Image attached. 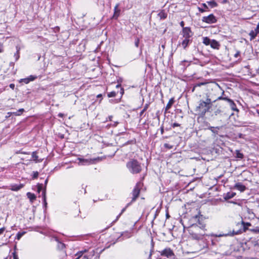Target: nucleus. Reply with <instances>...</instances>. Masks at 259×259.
<instances>
[{"instance_id":"obj_1","label":"nucleus","mask_w":259,"mask_h":259,"mask_svg":"<svg viewBox=\"0 0 259 259\" xmlns=\"http://www.w3.org/2000/svg\"><path fill=\"white\" fill-rule=\"evenodd\" d=\"M212 97L206 95L205 100H200L198 106H196L195 111L201 116L205 115L206 112H210L212 106Z\"/></svg>"},{"instance_id":"obj_2","label":"nucleus","mask_w":259,"mask_h":259,"mask_svg":"<svg viewBox=\"0 0 259 259\" xmlns=\"http://www.w3.org/2000/svg\"><path fill=\"white\" fill-rule=\"evenodd\" d=\"M126 166L132 174H139L142 170L141 163L136 159H131L126 163Z\"/></svg>"},{"instance_id":"obj_3","label":"nucleus","mask_w":259,"mask_h":259,"mask_svg":"<svg viewBox=\"0 0 259 259\" xmlns=\"http://www.w3.org/2000/svg\"><path fill=\"white\" fill-rule=\"evenodd\" d=\"M223 95H224V91H223V92L222 93V96L217 97L213 101V102H215L218 100H221L226 101L229 104L230 108L233 111L239 112V110L237 108L236 105L235 103L234 102V101L228 98L227 97H223Z\"/></svg>"},{"instance_id":"obj_4","label":"nucleus","mask_w":259,"mask_h":259,"mask_svg":"<svg viewBox=\"0 0 259 259\" xmlns=\"http://www.w3.org/2000/svg\"><path fill=\"white\" fill-rule=\"evenodd\" d=\"M78 160L79 161V164L88 165L95 163L96 161L100 160V157H97L94 159H83L79 158Z\"/></svg>"},{"instance_id":"obj_5","label":"nucleus","mask_w":259,"mask_h":259,"mask_svg":"<svg viewBox=\"0 0 259 259\" xmlns=\"http://www.w3.org/2000/svg\"><path fill=\"white\" fill-rule=\"evenodd\" d=\"M202 21L208 24H212L215 23L217 19L213 14H210L207 16L203 17Z\"/></svg>"},{"instance_id":"obj_6","label":"nucleus","mask_w":259,"mask_h":259,"mask_svg":"<svg viewBox=\"0 0 259 259\" xmlns=\"http://www.w3.org/2000/svg\"><path fill=\"white\" fill-rule=\"evenodd\" d=\"M140 183H137L136 186L135 187L133 192H132V202L135 201L136 199L139 197L140 191Z\"/></svg>"},{"instance_id":"obj_7","label":"nucleus","mask_w":259,"mask_h":259,"mask_svg":"<svg viewBox=\"0 0 259 259\" xmlns=\"http://www.w3.org/2000/svg\"><path fill=\"white\" fill-rule=\"evenodd\" d=\"M160 255L163 256H166L167 258H171L175 256L173 251L170 248H165L160 252Z\"/></svg>"},{"instance_id":"obj_8","label":"nucleus","mask_w":259,"mask_h":259,"mask_svg":"<svg viewBox=\"0 0 259 259\" xmlns=\"http://www.w3.org/2000/svg\"><path fill=\"white\" fill-rule=\"evenodd\" d=\"M182 33L183 37L186 38H190L193 34L191 28L188 27L183 28Z\"/></svg>"},{"instance_id":"obj_9","label":"nucleus","mask_w":259,"mask_h":259,"mask_svg":"<svg viewBox=\"0 0 259 259\" xmlns=\"http://www.w3.org/2000/svg\"><path fill=\"white\" fill-rule=\"evenodd\" d=\"M190 235H191L192 237L196 240H199L203 238V237L205 235V233L203 232H192L190 233Z\"/></svg>"},{"instance_id":"obj_10","label":"nucleus","mask_w":259,"mask_h":259,"mask_svg":"<svg viewBox=\"0 0 259 259\" xmlns=\"http://www.w3.org/2000/svg\"><path fill=\"white\" fill-rule=\"evenodd\" d=\"M10 187V189L12 191H17L22 188L24 187V185L23 184H12Z\"/></svg>"},{"instance_id":"obj_11","label":"nucleus","mask_w":259,"mask_h":259,"mask_svg":"<svg viewBox=\"0 0 259 259\" xmlns=\"http://www.w3.org/2000/svg\"><path fill=\"white\" fill-rule=\"evenodd\" d=\"M119 4H117L114 9V14L112 17L113 19H117L119 16L120 10L118 9Z\"/></svg>"},{"instance_id":"obj_12","label":"nucleus","mask_w":259,"mask_h":259,"mask_svg":"<svg viewBox=\"0 0 259 259\" xmlns=\"http://www.w3.org/2000/svg\"><path fill=\"white\" fill-rule=\"evenodd\" d=\"M234 188L241 192H244L246 189V187L241 183H236L234 186Z\"/></svg>"},{"instance_id":"obj_13","label":"nucleus","mask_w":259,"mask_h":259,"mask_svg":"<svg viewBox=\"0 0 259 259\" xmlns=\"http://www.w3.org/2000/svg\"><path fill=\"white\" fill-rule=\"evenodd\" d=\"M241 233H242L241 230H239V231H236V232L233 230L232 232L230 231L229 233H227V234H220L218 236L219 237H221V236H234L235 235H237V234H241Z\"/></svg>"},{"instance_id":"obj_14","label":"nucleus","mask_w":259,"mask_h":259,"mask_svg":"<svg viewBox=\"0 0 259 259\" xmlns=\"http://www.w3.org/2000/svg\"><path fill=\"white\" fill-rule=\"evenodd\" d=\"M210 45L211 47L213 49H217V50L219 49L220 44H219V42L215 40H214V39L211 40Z\"/></svg>"},{"instance_id":"obj_15","label":"nucleus","mask_w":259,"mask_h":259,"mask_svg":"<svg viewBox=\"0 0 259 259\" xmlns=\"http://www.w3.org/2000/svg\"><path fill=\"white\" fill-rule=\"evenodd\" d=\"M236 193L235 192H228L224 194V198L225 200H228L234 197Z\"/></svg>"},{"instance_id":"obj_16","label":"nucleus","mask_w":259,"mask_h":259,"mask_svg":"<svg viewBox=\"0 0 259 259\" xmlns=\"http://www.w3.org/2000/svg\"><path fill=\"white\" fill-rule=\"evenodd\" d=\"M191 41H192V40L190 39V38H185V39L183 40V41L182 42V46L184 49H186V47L188 46V45L190 42H191Z\"/></svg>"},{"instance_id":"obj_17","label":"nucleus","mask_w":259,"mask_h":259,"mask_svg":"<svg viewBox=\"0 0 259 259\" xmlns=\"http://www.w3.org/2000/svg\"><path fill=\"white\" fill-rule=\"evenodd\" d=\"M41 195H42L44 205L45 207H46L47 205V202L46 189H43Z\"/></svg>"},{"instance_id":"obj_18","label":"nucleus","mask_w":259,"mask_h":259,"mask_svg":"<svg viewBox=\"0 0 259 259\" xmlns=\"http://www.w3.org/2000/svg\"><path fill=\"white\" fill-rule=\"evenodd\" d=\"M174 98H172L170 99H169L168 102L167 103L165 107V111H167L168 109H169L172 106V104L174 103Z\"/></svg>"},{"instance_id":"obj_19","label":"nucleus","mask_w":259,"mask_h":259,"mask_svg":"<svg viewBox=\"0 0 259 259\" xmlns=\"http://www.w3.org/2000/svg\"><path fill=\"white\" fill-rule=\"evenodd\" d=\"M26 195L31 202H33L36 199V196L33 193L27 192Z\"/></svg>"},{"instance_id":"obj_20","label":"nucleus","mask_w":259,"mask_h":259,"mask_svg":"<svg viewBox=\"0 0 259 259\" xmlns=\"http://www.w3.org/2000/svg\"><path fill=\"white\" fill-rule=\"evenodd\" d=\"M158 16L160 19H165L167 17V14L164 10H161L158 14Z\"/></svg>"},{"instance_id":"obj_21","label":"nucleus","mask_w":259,"mask_h":259,"mask_svg":"<svg viewBox=\"0 0 259 259\" xmlns=\"http://www.w3.org/2000/svg\"><path fill=\"white\" fill-rule=\"evenodd\" d=\"M257 34L258 33L254 30H251L249 33V35L250 36V40H252L254 39L257 36Z\"/></svg>"},{"instance_id":"obj_22","label":"nucleus","mask_w":259,"mask_h":259,"mask_svg":"<svg viewBox=\"0 0 259 259\" xmlns=\"http://www.w3.org/2000/svg\"><path fill=\"white\" fill-rule=\"evenodd\" d=\"M207 4L211 7V8H213L218 6V4L214 0L207 2Z\"/></svg>"},{"instance_id":"obj_23","label":"nucleus","mask_w":259,"mask_h":259,"mask_svg":"<svg viewBox=\"0 0 259 259\" xmlns=\"http://www.w3.org/2000/svg\"><path fill=\"white\" fill-rule=\"evenodd\" d=\"M242 225H243V231L244 232H245L247 229V227L248 226H251V224L250 223H245L243 221L242 222Z\"/></svg>"},{"instance_id":"obj_24","label":"nucleus","mask_w":259,"mask_h":259,"mask_svg":"<svg viewBox=\"0 0 259 259\" xmlns=\"http://www.w3.org/2000/svg\"><path fill=\"white\" fill-rule=\"evenodd\" d=\"M32 157L33 160L35 161V162H40L41 161L38 160V156L36 154V152L34 151L32 153Z\"/></svg>"},{"instance_id":"obj_25","label":"nucleus","mask_w":259,"mask_h":259,"mask_svg":"<svg viewBox=\"0 0 259 259\" xmlns=\"http://www.w3.org/2000/svg\"><path fill=\"white\" fill-rule=\"evenodd\" d=\"M223 107L221 105L220 106L219 108L214 111V113L215 115L221 114L223 112Z\"/></svg>"},{"instance_id":"obj_26","label":"nucleus","mask_w":259,"mask_h":259,"mask_svg":"<svg viewBox=\"0 0 259 259\" xmlns=\"http://www.w3.org/2000/svg\"><path fill=\"white\" fill-rule=\"evenodd\" d=\"M211 42V40L208 38L207 37H204L203 38V43L205 44V45H210Z\"/></svg>"},{"instance_id":"obj_27","label":"nucleus","mask_w":259,"mask_h":259,"mask_svg":"<svg viewBox=\"0 0 259 259\" xmlns=\"http://www.w3.org/2000/svg\"><path fill=\"white\" fill-rule=\"evenodd\" d=\"M16 49H17V52L16 53L14 54V57L15 58V59L16 60H18L20 57V56H19V51L20 50V48L18 47H16Z\"/></svg>"},{"instance_id":"obj_28","label":"nucleus","mask_w":259,"mask_h":259,"mask_svg":"<svg viewBox=\"0 0 259 259\" xmlns=\"http://www.w3.org/2000/svg\"><path fill=\"white\" fill-rule=\"evenodd\" d=\"M236 157L239 159H242L243 157V154L240 152L239 150H236Z\"/></svg>"},{"instance_id":"obj_29","label":"nucleus","mask_w":259,"mask_h":259,"mask_svg":"<svg viewBox=\"0 0 259 259\" xmlns=\"http://www.w3.org/2000/svg\"><path fill=\"white\" fill-rule=\"evenodd\" d=\"M87 251V250L86 249L78 251V252H77V253L75 254V255L78 256L80 258L82 256L83 254L84 253L86 252Z\"/></svg>"},{"instance_id":"obj_30","label":"nucleus","mask_w":259,"mask_h":259,"mask_svg":"<svg viewBox=\"0 0 259 259\" xmlns=\"http://www.w3.org/2000/svg\"><path fill=\"white\" fill-rule=\"evenodd\" d=\"M116 93L114 91H112L110 93H108V95H107V96L109 98L114 97L116 96Z\"/></svg>"},{"instance_id":"obj_31","label":"nucleus","mask_w":259,"mask_h":259,"mask_svg":"<svg viewBox=\"0 0 259 259\" xmlns=\"http://www.w3.org/2000/svg\"><path fill=\"white\" fill-rule=\"evenodd\" d=\"M149 106V105L148 104H146L145 105L143 109L140 112V115H142L144 113V112L146 111V110L148 108Z\"/></svg>"},{"instance_id":"obj_32","label":"nucleus","mask_w":259,"mask_h":259,"mask_svg":"<svg viewBox=\"0 0 259 259\" xmlns=\"http://www.w3.org/2000/svg\"><path fill=\"white\" fill-rule=\"evenodd\" d=\"M20 82H24L25 84H27L29 82V79L28 78H22L19 81Z\"/></svg>"},{"instance_id":"obj_33","label":"nucleus","mask_w":259,"mask_h":259,"mask_svg":"<svg viewBox=\"0 0 259 259\" xmlns=\"http://www.w3.org/2000/svg\"><path fill=\"white\" fill-rule=\"evenodd\" d=\"M207 83L206 82H198L195 84L194 87H201V85H205Z\"/></svg>"},{"instance_id":"obj_34","label":"nucleus","mask_w":259,"mask_h":259,"mask_svg":"<svg viewBox=\"0 0 259 259\" xmlns=\"http://www.w3.org/2000/svg\"><path fill=\"white\" fill-rule=\"evenodd\" d=\"M251 232L255 233H259V227H256L255 229H250Z\"/></svg>"},{"instance_id":"obj_35","label":"nucleus","mask_w":259,"mask_h":259,"mask_svg":"<svg viewBox=\"0 0 259 259\" xmlns=\"http://www.w3.org/2000/svg\"><path fill=\"white\" fill-rule=\"evenodd\" d=\"M139 42H140V39L138 37H136L135 38V46L138 48L139 47Z\"/></svg>"},{"instance_id":"obj_36","label":"nucleus","mask_w":259,"mask_h":259,"mask_svg":"<svg viewBox=\"0 0 259 259\" xmlns=\"http://www.w3.org/2000/svg\"><path fill=\"white\" fill-rule=\"evenodd\" d=\"M38 176V172L37 171H33L32 175V179H36Z\"/></svg>"},{"instance_id":"obj_37","label":"nucleus","mask_w":259,"mask_h":259,"mask_svg":"<svg viewBox=\"0 0 259 259\" xmlns=\"http://www.w3.org/2000/svg\"><path fill=\"white\" fill-rule=\"evenodd\" d=\"M29 79V82L31 81H33L36 78V76L33 75H30L28 77H27Z\"/></svg>"},{"instance_id":"obj_38","label":"nucleus","mask_w":259,"mask_h":259,"mask_svg":"<svg viewBox=\"0 0 259 259\" xmlns=\"http://www.w3.org/2000/svg\"><path fill=\"white\" fill-rule=\"evenodd\" d=\"M37 191L38 192H40V191L42 189V184H38L37 185Z\"/></svg>"},{"instance_id":"obj_39","label":"nucleus","mask_w":259,"mask_h":259,"mask_svg":"<svg viewBox=\"0 0 259 259\" xmlns=\"http://www.w3.org/2000/svg\"><path fill=\"white\" fill-rule=\"evenodd\" d=\"M200 226L199 227V228L202 230V233L204 232L205 233V231H204V229H205V225H204V224H200V223H199Z\"/></svg>"},{"instance_id":"obj_40","label":"nucleus","mask_w":259,"mask_h":259,"mask_svg":"<svg viewBox=\"0 0 259 259\" xmlns=\"http://www.w3.org/2000/svg\"><path fill=\"white\" fill-rule=\"evenodd\" d=\"M23 234H24V233H20V232H19L17 234V239L19 240L22 237V236L23 235Z\"/></svg>"},{"instance_id":"obj_41","label":"nucleus","mask_w":259,"mask_h":259,"mask_svg":"<svg viewBox=\"0 0 259 259\" xmlns=\"http://www.w3.org/2000/svg\"><path fill=\"white\" fill-rule=\"evenodd\" d=\"M126 207H125L123 208L122 209V210H121V211L120 213H119V214L117 215V218H116V219L115 220V221H117V220L119 219V218L120 217V216L121 215V214H122V213L125 211V209H126Z\"/></svg>"},{"instance_id":"obj_42","label":"nucleus","mask_w":259,"mask_h":259,"mask_svg":"<svg viewBox=\"0 0 259 259\" xmlns=\"http://www.w3.org/2000/svg\"><path fill=\"white\" fill-rule=\"evenodd\" d=\"M58 247L61 249H63L64 248H65V244L61 242H59Z\"/></svg>"},{"instance_id":"obj_43","label":"nucleus","mask_w":259,"mask_h":259,"mask_svg":"<svg viewBox=\"0 0 259 259\" xmlns=\"http://www.w3.org/2000/svg\"><path fill=\"white\" fill-rule=\"evenodd\" d=\"M209 129L214 134H218V131L214 130V127H210Z\"/></svg>"},{"instance_id":"obj_44","label":"nucleus","mask_w":259,"mask_h":259,"mask_svg":"<svg viewBox=\"0 0 259 259\" xmlns=\"http://www.w3.org/2000/svg\"><path fill=\"white\" fill-rule=\"evenodd\" d=\"M254 30L257 33H259V22L258 23L257 26H256V27L255 28V29H254Z\"/></svg>"},{"instance_id":"obj_45","label":"nucleus","mask_w":259,"mask_h":259,"mask_svg":"<svg viewBox=\"0 0 259 259\" xmlns=\"http://www.w3.org/2000/svg\"><path fill=\"white\" fill-rule=\"evenodd\" d=\"M180 125V124L178 123H174L172 124L171 126L173 128H175V127L179 126Z\"/></svg>"},{"instance_id":"obj_46","label":"nucleus","mask_w":259,"mask_h":259,"mask_svg":"<svg viewBox=\"0 0 259 259\" xmlns=\"http://www.w3.org/2000/svg\"><path fill=\"white\" fill-rule=\"evenodd\" d=\"M16 154H19V153H22V154H28L29 153L26 152H21L20 151H18L17 152H16Z\"/></svg>"},{"instance_id":"obj_47","label":"nucleus","mask_w":259,"mask_h":259,"mask_svg":"<svg viewBox=\"0 0 259 259\" xmlns=\"http://www.w3.org/2000/svg\"><path fill=\"white\" fill-rule=\"evenodd\" d=\"M48 180H49V179H48V178H47V179L45 181V187L44 189H46V187H47V184L48 183Z\"/></svg>"},{"instance_id":"obj_48","label":"nucleus","mask_w":259,"mask_h":259,"mask_svg":"<svg viewBox=\"0 0 259 259\" xmlns=\"http://www.w3.org/2000/svg\"><path fill=\"white\" fill-rule=\"evenodd\" d=\"M5 230V227H3L2 228L0 229V235L2 234L4 231Z\"/></svg>"},{"instance_id":"obj_49","label":"nucleus","mask_w":259,"mask_h":259,"mask_svg":"<svg viewBox=\"0 0 259 259\" xmlns=\"http://www.w3.org/2000/svg\"><path fill=\"white\" fill-rule=\"evenodd\" d=\"M240 55V52L237 51L236 53L234 54V57L235 58H237Z\"/></svg>"},{"instance_id":"obj_50","label":"nucleus","mask_w":259,"mask_h":259,"mask_svg":"<svg viewBox=\"0 0 259 259\" xmlns=\"http://www.w3.org/2000/svg\"><path fill=\"white\" fill-rule=\"evenodd\" d=\"M200 214V212H199L198 214H196V215H195V216L193 217V218L195 219H197L198 218H199Z\"/></svg>"},{"instance_id":"obj_51","label":"nucleus","mask_w":259,"mask_h":259,"mask_svg":"<svg viewBox=\"0 0 259 259\" xmlns=\"http://www.w3.org/2000/svg\"><path fill=\"white\" fill-rule=\"evenodd\" d=\"M10 88L14 90L15 88V84L14 83H11L9 85Z\"/></svg>"},{"instance_id":"obj_52","label":"nucleus","mask_w":259,"mask_h":259,"mask_svg":"<svg viewBox=\"0 0 259 259\" xmlns=\"http://www.w3.org/2000/svg\"><path fill=\"white\" fill-rule=\"evenodd\" d=\"M198 10H199V11L200 12H201V13H203V12H204L205 11H206L205 10H204V9H202L201 8H199V7L198 8Z\"/></svg>"},{"instance_id":"obj_53","label":"nucleus","mask_w":259,"mask_h":259,"mask_svg":"<svg viewBox=\"0 0 259 259\" xmlns=\"http://www.w3.org/2000/svg\"><path fill=\"white\" fill-rule=\"evenodd\" d=\"M202 6H203L205 9H208V7H207V6L206 4H205V3H203V4H202Z\"/></svg>"},{"instance_id":"obj_54","label":"nucleus","mask_w":259,"mask_h":259,"mask_svg":"<svg viewBox=\"0 0 259 259\" xmlns=\"http://www.w3.org/2000/svg\"><path fill=\"white\" fill-rule=\"evenodd\" d=\"M13 259H18V256L15 253H13Z\"/></svg>"},{"instance_id":"obj_55","label":"nucleus","mask_w":259,"mask_h":259,"mask_svg":"<svg viewBox=\"0 0 259 259\" xmlns=\"http://www.w3.org/2000/svg\"><path fill=\"white\" fill-rule=\"evenodd\" d=\"M180 24L181 26L183 27V28H185L184 27V21H181L180 22Z\"/></svg>"},{"instance_id":"obj_56","label":"nucleus","mask_w":259,"mask_h":259,"mask_svg":"<svg viewBox=\"0 0 259 259\" xmlns=\"http://www.w3.org/2000/svg\"><path fill=\"white\" fill-rule=\"evenodd\" d=\"M164 147H166V148H171V146H169L168 144H164Z\"/></svg>"},{"instance_id":"obj_57","label":"nucleus","mask_w":259,"mask_h":259,"mask_svg":"<svg viewBox=\"0 0 259 259\" xmlns=\"http://www.w3.org/2000/svg\"><path fill=\"white\" fill-rule=\"evenodd\" d=\"M3 52V46L2 45H0V53H2Z\"/></svg>"},{"instance_id":"obj_58","label":"nucleus","mask_w":259,"mask_h":259,"mask_svg":"<svg viewBox=\"0 0 259 259\" xmlns=\"http://www.w3.org/2000/svg\"><path fill=\"white\" fill-rule=\"evenodd\" d=\"M63 113H60L59 114H58V116L60 117H63Z\"/></svg>"},{"instance_id":"obj_59","label":"nucleus","mask_w":259,"mask_h":259,"mask_svg":"<svg viewBox=\"0 0 259 259\" xmlns=\"http://www.w3.org/2000/svg\"><path fill=\"white\" fill-rule=\"evenodd\" d=\"M24 109L21 108V109H20L18 111L22 113L23 112H24Z\"/></svg>"},{"instance_id":"obj_60","label":"nucleus","mask_w":259,"mask_h":259,"mask_svg":"<svg viewBox=\"0 0 259 259\" xmlns=\"http://www.w3.org/2000/svg\"><path fill=\"white\" fill-rule=\"evenodd\" d=\"M81 259H89V257L87 255H84Z\"/></svg>"},{"instance_id":"obj_61","label":"nucleus","mask_w":259,"mask_h":259,"mask_svg":"<svg viewBox=\"0 0 259 259\" xmlns=\"http://www.w3.org/2000/svg\"><path fill=\"white\" fill-rule=\"evenodd\" d=\"M120 91H121L120 93H121V94H123V92H124L123 89L122 88H121V89H120Z\"/></svg>"},{"instance_id":"obj_62","label":"nucleus","mask_w":259,"mask_h":259,"mask_svg":"<svg viewBox=\"0 0 259 259\" xmlns=\"http://www.w3.org/2000/svg\"><path fill=\"white\" fill-rule=\"evenodd\" d=\"M108 118H109V120L110 121H111L112 120V116H109Z\"/></svg>"},{"instance_id":"obj_63","label":"nucleus","mask_w":259,"mask_h":259,"mask_svg":"<svg viewBox=\"0 0 259 259\" xmlns=\"http://www.w3.org/2000/svg\"><path fill=\"white\" fill-rule=\"evenodd\" d=\"M116 87L117 88L120 87V84H117V85H116Z\"/></svg>"},{"instance_id":"obj_64","label":"nucleus","mask_w":259,"mask_h":259,"mask_svg":"<svg viewBox=\"0 0 259 259\" xmlns=\"http://www.w3.org/2000/svg\"><path fill=\"white\" fill-rule=\"evenodd\" d=\"M256 112H257V114H258V116H259V110H256Z\"/></svg>"}]
</instances>
